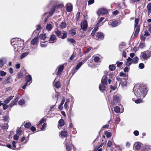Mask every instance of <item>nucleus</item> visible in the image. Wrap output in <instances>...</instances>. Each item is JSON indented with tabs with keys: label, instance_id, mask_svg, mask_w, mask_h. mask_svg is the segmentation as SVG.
Segmentation results:
<instances>
[{
	"label": "nucleus",
	"instance_id": "obj_17",
	"mask_svg": "<svg viewBox=\"0 0 151 151\" xmlns=\"http://www.w3.org/2000/svg\"><path fill=\"white\" fill-rule=\"evenodd\" d=\"M140 27L139 25L137 26H134V29L135 30V32L134 33V36H136L139 33L140 31Z\"/></svg>",
	"mask_w": 151,
	"mask_h": 151
},
{
	"label": "nucleus",
	"instance_id": "obj_46",
	"mask_svg": "<svg viewBox=\"0 0 151 151\" xmlns=\"http://www.w3.org/2000/svg\"><path fill=\"white\" fill-rule=\"evenodd\" d=\"M9 125L7 124H5L1 126L3 129H7L8 128Z\"/></svg>",
	"mask_w": 151,
	"mask_h": 151
},
{
	"label": "nucleus",
	"instance_id": "obj_43",
	"mask_svg": "<svg viewBox=\"0 0 151 151\" xmlns=\"http://www.w3.org/2000/svg\"><path fill=\"white\" fill-rule=\"evenodd\" d=\"M55 86L56 88H59L60 86V82L57 81L55 83Z\"/></svg>",
	"mask_w": 151,
	"mask_h": 151
},
{
	"label": "nucleus",
	"instance_id": "obj_41",
	"mask_svg": "<svg viewBox=\"0 0 151 151\" xmlns=\"http://www.w3.org/2000/svg\"><path fill=\"white\" fill-rule=\"evenodd\" d=\"M28 54L27 52H24L21 55L20 58L21 59H22L26 56Z\"/></svg>",
	"mask_w": 151,
	"mask_h": 151
},
{
	"label": "nucleus",
	"instance_id": "obj_12",
	"mask_svg": "<svg viewBox=\"0 0 151 151\" xmlns=\"http://www.w3.org/2000/svg\"><path fill=\"white\" fill-rule=\"evenodd\" d=\"M121 96L118 94L114 95L113 96L114 100L116 102H118L120 101Z\"/></svg>",
	"mask_w": 151,
	"mask_h": 151
},
{
	"label": "nucleus",
	"instance_id": "obj_30",
	"mask_svg": "<svg viewBox=\"0 0 151 151\" xmlns=\"http://www.w3.org/2000/svg\"><path fill=\"white\" fill-rule=\"evenodd\" d=\"M105 73L107 76H109L110 78H112L114 76L113 73L111 72H107L106 71L105 72Z\"/></svg>",
	"mask_w": 151,
	"mask_h": 151
},
{
	"label": "nucleus",
	"instance_id": "obj_27",
	"mask_svg": "<svg viewBox=\"0 0 151 151\" xmlns=\"http://www.w3.org/2000/svg\"><path fill=\"white\" fill-rule=\"evenodd\" d=\"M22 134V130L21 129L19 128H17L16 131V134L19 137Z\"/></svg>",
	"mask_w": 151,
	"mask_h": 151
},
{
	"label": "nucleus",
	"instance_id": "obj_52",
	"mask_svg": "<svg viewBox=\"0 0 151 151\" xmlns=\"http://www.w3.org/2000/svg\"><path fill=\"white\" fill-rule=\"evenodd\" d=\"M105 134L106 135V137L108 138L110 137L111 135V134L110 132H106L105 133Z\"/></svg>",
	"mask_w": 151,
	"mask_h": 151
},
{
	"label": "nucleus",
	"instance_id": "obj_38",
	"mask_svg": "<svg viewBox=\"0 0 151 151\" xmlns=\"http://www.w3.org/2000/svg\"><path fill=\"white\" fill-rule=\"evenodd\" d=\"M60 26L62 29L65 28L66 27V23L64 22H62L60 25Z\"/></svg>",
	"mask_w": 151,
	"mask_h": 151
},
{
	"label": "nucleus",
	"instance_id": "obj_18",
	"mask_svg": "<svg viewBox=\"0 0 151 151\" xmlns=\"http://www.w3.org/2000/svg\"><path fill=\"white\" fill-rule=\"evenodd\" d=\"M53 26V23L51 22L50 23L47 24L46 26V28L49 31H50L52 28Z\"/></svg>",
	"mask_w": 151,
	"mask_h": 151
},
{
	"label": "nucleus",
	"instance_id": "obj_6",
	"mask_svg": "<svg viewBox=\"0 0 151 151\" xmlns=\"http://www.w3.org/2000/svg\"><path fill=\"white\" fill-rule=\"evenodd\" d=\"M108 11L107 9L102 8L99 9L97 12V14L99 16H100L101 14H105L108 13Z\"/></svg>",
	"mask_w": 151,
	"mask_h": 151
},
{
	"label": "nucleus",
	"instance_id": "obj_1",
	"mask_svg": "<svg viewBox=\"0 0 151 151\" xmlns=\"http://www.w3.org/2000/svg\"><path fill=\"white\" fill-rule=\"evenodd\" d=\"M147 90L146 87H142L139 85H135L134 88V92L137 99L134 98L132 99L133 101H134L136 104H139L142 102V99L146 95Z\"/></svg>",
	"mask_w": 151,
	"mask_h": 151
},
{
	"label": "nucleus",
	"instance_id": "obj_51",
	"mask_svg": "<svg viewBox=\"0 0 151 151\" xmlns=\"http://www.w3.org/2000/svg\"><path fill=\"white\" fill-rule=\"evenodd\" d=\"M3 120L5 122L8 120L9 118V117L8 115H6V116H4L3 117Z\"/></svg>",
	"mask_w": 151,
	"mask_h": 151
},
{
	"label": "nucleus",
	"instance_id": "obj_55",
	"mask_svg": "<svg viewBox=\"0 0 151 151\" xmlns=\"http://www.w3.org/2000/svg\"><path fill=\"white\" fill-rule=\"evenodd\" d=\"M139 19L137 18H135V24H134V26H138V24L139 22Z\"/></svg>",
	"mask_w": 151,
	"mask_h": 151
},
{
	"label": "nucleus",
	"instance_id": "obj_14",
	"mask_svg": "<svg viewBox=\"0 0 151 151\" xmlns=\"http://www.w3.org/2000/svg\"><path fill=\"white\" fill-rule=\"evenodd\" d=\"M38 37H35L31 42V44L33 45H36L38 42Z\"/></svg>",
	"mask_w": 151,
	"mask_h": 151
},
{
	"label": "nucleus",
	"instance_id": "obj_34",
	"mask_svg": "<svg viewBox=\"0 0 151 151\" xmlns=\"http://www.w3.org/2000/svg\"><path fill=\"white\" fill-rule=\"evenodd\" d=\"M121 86L122 87L126 86L127 82L125 80L123 79L122 80L121 83Z\"/></svg>",
	"mask_w": 151,
	"mask_h": 151
},
{
	"label": "nucleus",
	"instance_id": "obj_21",
	"mask_svg": "<svg viewBox=\"0 0 151 151\" xmlns=\"http://www.w3.org/2000/svg\"><path fill=\"white\" fill-rule=\"evenodd\" d=\"M58 3V1L55 0H50L49 2V5H55L56 6V5Z\"/></svg>",
	"mask_w": 151,
	"mask_h": 151
},
{
	"label": "nucleus",
	"instance_id": "obj_61",
	"mask_svg": "<svg viewBox=\"0 0 151 151\" xmlns=\"http://www.w3.org/2000/svg\"><path fill=\"white\" fill-rule=\"evenodd\" d=\"M23 74L22 73H20L18 74L17 75V78H20L22 77L23 76Z\"/></svg>",
	"mask_w": 151,
	"mask_h": 151
},
{
	"label": "nucleus",
	"instance_id": "obj_37",
	"mask_svg": "<svg viewBox=\"0 0 151 151\" xmlns=\"http://www.w3.org/2000/svg\"><path fill=\"white\" fill-rule=\"evenodd\" d=\"M39 37L40 38L41 40H44L46 38V34H40V35Z\"/></svg>",
	"mask_w": 151,
	"mask_h": 151
},
{
	"label": "nucleus",
	"instance_id": "obj_39",
	"mask_svg": "<svg viewBox=\"0 0 151 151\" xmlns=\"http://www.w3.org/2000/svg\"><path fill=\"white\" fill-rule=\"evenodd\" d=\"M25 104V101L23 99H21L18 101V104L20 106H23Z\"/></svg>",
	"mask_w": 151,
	"mask_h": 151
},
{
	"label": "nucleus",
	"instance_id": "obj_62",
	"mask_svg": "<svg viewBox=\"0 0 151 151\" xmlns=\"http://www.w3.org/2000/svg\"><path fill=\"white\" fill-rule=\"evenodd\" d=\"M100 58L99 57L96 56L94 58V60L95 61L97 62L99 60Z\"/></svg>",
	"mask_w": 151,
	"mask_h": 151
},
{
	"label": "nucleus",
	"instance_id": "obj_58",
	"mask_svg": "<svg viewBox=\"0 0 151 151\" xmlns=\"http://www.w3.org/2000/svg\"><path fill=\"white\" fill-rule=\"evenodd\" d=\"M104 19V17H101V18L98 21L97 23V25H99L100 23Z\"/></svg>",
	"mask_w": 151,
	"mask_h": 151
},
{
	"label": "nucleus",
	"instance_id": "obj_35",
	"mask_svg": "<svg viewBox=\"0 0 151 151\" xmlns=\"http://www.w3.org/2000/svg\"><path fill=\"white\" fill-rule=\"evenodd\" d=\"M138 60V58L137 57H135L132 59V62L133 63L136 64L137 63Z\"/></svg>",
	"mask_w": 151,
	"mask_h": 151
},
{
	"label": "nucleus",
	"instance_id": "obj_4",
	"mask_svg": "<svg viewBox=\"0 0 151 151\" xmlns=\"http://www.w3.org/2000/svg\"><path fill=\"white\" fill-rule=\"evenodd\" d=\"M18 38H15L12 39L11 41V44L14 47V50L15 51H18L17 44H18Z\"/></svg>",
	"mask_w": 151,
	"mask_h": 151
},
{
	"label": "nucleus",
	"instance_id": "obj_29",
	"mask_svg": "<svg viewBox=\"0 0 151 151\" xmlns=\"http://www.w3.org/2000/svg\"><path fill=\"white\" fill-rule=\"evenodd\" d=\"M134 145L135 146V148L137 150H139L141 148V144L136 143L134 144Z\"/></svg>",
	"mask_w": 151,
	"mask_h": 151
},
{
	"label": "nucleus",
	"instance_id": "obj_16",
	"mask_svg": "<svg viewBox=\"0 0 151 151\" xmlns=\"http://www.w3.org/2000/svg\"><path fill=\"white\" fill-rule=\"evenodd\" d=\"M58 123V128L60 129L61 128V127L64 125V120L63 119H61L59 121Z\"/></svg>",
	"mask_w": 151,
	"mask_h": 151
},
{
	"label": "nucleus",
	"instance_id": "obj_11",
	"mask_svg": "<svg viewBox=\"0 0 151 151\" xmlns=\"http://www.w3.org/2000/svg\"><path fill=\"white\" fill-rule=\"evenodd\" d=\"M66 10L68 12H70L72 10L73 6L72 4L70 3H68L66 5Z\"/></svg>",
	"mask_w": 151,
	"mask_h": 151
},
{
	"label": "nucleus",
	"instance_id": "obj_31",
	"mask_svg": "<svg viewBox=\"0 0 151 151\" xmlns=\"http://www.w3.org/2000/svg\"><path fill=\"white\" fill-rule=\"evenodd\" d=\"M105 85L100 84L99 86V89L101 91H104L106 89V87L104 86Z\"/></svg>",
	"mask_w": 151,
	"mask_h": 151
},
{
	"label": "nucleus",
	"instance_id": "obj_22",
	"mask_svg": "<svg viewBox=\"0 0 151 151\" xmlns=\"http://www.w3.org/2000/svg\"><path fill=\"white\" fill-rule=\"evenodd\" d=\"M14 97V96H10L9 97L7 98L5 100H4V103L6 104H8L10 101L13 99Z\"/></svg>",
	"mask_w": 151,
	"mask_h": 151
},
{
	"label": "nucleus",
	"instance_id": "obj_60",
	"mask_svg": "<svg viewBox=\"0 0 151 151\" xmlns=\"http://www.w3.org/2000/svg\"><path fill=\"white\" fill-rule=\"evenodd\" d=\"M94 2V0H89L88 1V5H90L93 4Z\"/></svg>",
	"mask_w": 151,
	"mask_h": 151
},
{
	"label": "nucleus",
	"instance_id": "obj_47",
	"mask_svg": "<svg viewBox=\"0 0 151 151\" xmlns=\"http://www.w3.org/2000/svg\"><path fill=\"white\" fill-rule=\"evenodd\" d=\"M31 126V124L30 123H27L24 125V127L27 128H29Z\"/></svg>",
	"mask_w": 151,
	"mask_h": 151
},
{
	"label": "nucleus",
	"instance_id": "obj_23",
	"mask_svg": "<svg viewBox=\"0 0 151 151\" xmlns=\"http://www.w3.org/2000/svg\"><path fill=\"white\" fill-rule=\"evenodd\" d=\"M54 32L59 37H61L62 34L61 32L59 31L58 29H55Z\"/></svg>",
	"mask_w": 151,
	"mask_h": 151
},
{
	"label": "nucleus",
	"instance_id": "obj_48",
	"mask_svg": "<svg viewBox=\"0 0 151 151\" xmlns=\"http://www.w3.org/2000/svg\"><path fill=\"white\" fill-rule=\"evenodd\" d=\"M78 70V69H76V68L75 69H72L71 72V73L72 74V76H73Z\"/></svg>",
	"mask_w": 151,
	"mask_h": 151
},
{
	"label": "nucleus",
	"instance_id": "obj_15",
	"mask_svg": "<svg viewBox=\"0 0 151 151\" xmlns=\"http://www.w3.org/2000/svg\"><path fill=\"white\" fill-rule=\"evenodd\" d=\"M101 83L104 85H106L107 84V77L106 75L104 76L101 79Z\"/></svg>",
	"mask_w": 151,
	"mask_h": 151
},
{
	"label": "nucleus",
	"instance_id": "obj_5",
	"mask_svg": "<svg viewBox=\"0 0 151 151\" xmlns=\"http://www.w3.org/2000/svg\"><path fill=\"white\" fill-rule=\"evenodd\" d=\"M104 38V35L101 32H97L96 35V37H94V38L97 40H103Z\"/></svg>",
	"mask_w": 151,
	"mask_h": 151
},
{
	"label": "nucleus",
	"instance_id": "obj_19",
	"mask_svg": "<svg viewBox=\"0 0 151 151\" xmlns=\"http://www.w3.org/2000/svg\"><path fill=\"white\" fill-rule=\"evenodd\" d=\"M67 134V132L65 130H63L62 131L60 134V136L61 138L66 137Z\"/></svg>",
	"mask_w": 151,
	"mask_h": 151
},
{
	"label": "nucleus",
	"instance_id": "obj_57",
	"mask_svg": "<svg viewBox=\"0 0 151 151\" xmlns=\"http://www.w3.org/2000/svg\"><path fill=\"white\" fill-rule=\"evenodd\" d=\"M67 33L66 32L63 33V36H61V37L62 39H64L66 38L67 37Z\"/></svg>",
	"mask_w": 151,
	"mask_h": 151
},
{
	"label": "nucleus",
	"instance_id": "obj_54",
	"mask_svg": "<svg viewBox=\"0 0 151 151\" xmlns=\"http://www.w3.org/2000/svg\"><path fill=\"white\" fill-rule=\"evenodd\" d=\"M0 75L2 76H6V73L3 71H0Z\"/></svg>",
	"mask_w": 151,
	"mask_h": 151
},
{
	"label": "nucleus",
	"instance_id": "obj_7",
	"mask_svg": "<svg viewBox=\"0 0 151 151\" xmlns=\"http://www.w3.org/2000/svg\"><path fill=\"white\" fill-rule=\"evenodd\" d=\"M81 27L83 31L85 30L88 27L87 22L86 20H84L81 23Z\"/></svg>",
	"mask_w": 151,
	"mask_h": 151
},
{
	"label": "nucleus",
	"instance_id": "obj_28",
	"mask_svg": "<svg viewBox=\"0 0 151 151\" xmlns=\"http://www.w3.org/2000/svg\"><path fill=\"white\" fill-rule=\"evenodd\" d=\"M56 8V6H54L51 9L50 11L49 12L50 16H51L54 12Z\"/></svg>",
	"mask_w": 151,
	"mask_h": 151
},
{
	"label": "nucleus",
	"instance_id": "obj_10",
	"mask_svg": "<svg viewBox=\"0 0 151 151\" xmlns=\"http://www.w3.org/2000/svg\"><path fill=\"white\" fill-rule=\"evenodd\" d=\"M18 40H19L18 41V44H17V49H18V51L22 47V46L24 45V42L23 40H21L19 38H18Z\"/></svg>",
	"mask_w": 151,
	"mask_h": 151
},
{
	"label": "nucleus",
	"instance_id": "obj_3",
	"mask_svg": "<svg viewBox=\"0 0 151 151\" xmlns=\"http://www.w3.org/2000/svg\"><path fill=\"white\" fill-rule=\"evenodd\" d=\"M25 80L26 81V83L22 87V88L24 89L27 86L29 85L32 82V78L31 76L29 75L26 76Z\"/></svg>",
	"mask_w": 151,
	"mask_h": 151
},
{
	"label": "nucleus",
	"instance_id": "obj_24",
	"mask_svg": "<svg viewBox=\"0 0 151 151\" xmlns=\"http://www.w3.org/2000/svg\"><path fill=\"white\" fill-rule=\"evenodd\" d=\"M58 72L57 73V75H60L62 72L63 71L64 68V66L63 65L59 66L58 67Z\"/></svg>",
	"mask_w": 151,
	"mask_h": 151
},
{
	"label": "nucleus",
	"instance_id": "obj_13",
	"mask_svg": "<svg viewBox=\"0 0 151 151\" xmlns=\"http://www.w3.org/2000/svg\"><path fill=\"white\" fill-rule=\"evenodd\" d=\"M126 49L125 44L123 42L121 44H120L119 47V50L121 52L124 51Z\"/></svg>",
	"mask_w": 151,
	"mask_h": 151
},
{
	"label": "nucleus",
	"instance_id": "obj_33",
	"mask_svg": "<svg viewBox=\"0 0 151 151\" xmlns=\"http://www.w3.org/2000/svg\"><path fill=\"white\" fill-rule=\"evenodd\" d=\"M17 102L16 101L14 100H13L12 101L11 103H10L9 105V106L10 108H12L13 107L14 105H16L17 103Z\"/></svg>",
	"mask_w": 151,
	"mask_h": 151
},
{
	"label": "nucleus",
	"instance_id": "obj_8",
	"mask_svg": "<svg viewBox=\"0 0 151 151\" xmlns=\"http://www.w3.org/2000/svg\"><path fill=\"white\" fill-rule=\"evenodd\" d=\"M65 143L66 150L67 151H70L73 145L68 141L67 138L65 139Z\"/></svg>",
	"mask_w": 151,
	"mask_h": 151
},
{
	"label": "nucleus",
	"instance_id": "obj_32",
	"mask_svg": "<svg viewBox=\"0 0 151 151\" xmlns=\"http://www.w3.org/2000/svg\"><path fill=\"white\" fill-rule=\"evenodd\" d=\"M111 26L112 27H115L117 26L118 22L117 21H115L111 22Z\"/></svg>",
	"mask_w": 151,
	"mask_h": 151
},
{
	"label": "nucleus",
	"instance_id": "obj_40",
	"mask_svg": "<svg viewBox=\"0 0 151 151\" xmlns=\"http://www.w3.org/2000/svg\"><path fill=\"white\" fill-rule=\"evenodd\" d=\"M113 140H109L107 144V147H110L112 144Z\"/></svg>",
	"mask_w": 151,
	"mask_h": 151
},
{
	"label": "nucleus",
	"instance_id": "obj_25",
	"mask_svg": "<svg viewBox=\"0 0 151 151\" xmlns=\"http://www.w3.org/2000/svg\"><path fill=\"white\" fill-rule=\"evenodd\" d=\"M11 78L10 77H8L3 81V84L5 85L11 83Z\"/></svg>",
	"mask_w": 151,
	"mask_h": 151
},
{
	"label": "nucleus",
	"instance_id": "obj_36",
	"mask_svg": "<svg viewBox=\"0 0 151 151\" xmlns=\"http://www.w3.org/2000/svg\"><path fill=\"white\" fill-rule=\"evenodd\" d=\"M114 111L116 113H118L120 112V109L119 107L116 106L114 108Z\"/></svg>",
	"mask_w": 151,
	"mask_h": 151
},
{
	"label": "nucleus",
	"instance_id": "obj_44",
	"mask_svg": "<svg viewBox=\"0 0 151 151\" xmlns=\"http://www.w3.org/2000/svg\"><path fill=\"white\" fill-rule=\"evenodd\" d=\"M145 46V42H141L139 45V47L140 48L142 49Z\"/></svg>",
	"mask_w": 151,
	"mask_h": 151
},
{
	"label": "nucleus",
	"instance_id": "obj_45",
	"mask_svg": "<svg viewBox=\"0 0 151 151\" xmlns=\"http://www.w3.org/2000/svg\"><path fill=\"white\" fill-rule=\"evenodd\" d=\"M70 33L72 35H74L76 34V30L74 29H71L70 32Z\"/></svg>",
	"mask_w": 151,
	"mask_h": 151
},
{
	"label": "nucleus",
	"instance_id": "obj_59",
	"mask_svg": "<svg viewBox=\"0 0 151 151\" xmlns=\"http://www.w3.org/2000/svg\"><path fill=\"white\" fill-rule=\"evenodd\" d=\"M19 136L16 134L14 136L13 138L15 140H17L18 139Z\"/></svg>",
	"mask_w": 151,
	"mask_h": 151
},
{
	"label": "nucleus",
	"instance_id": "obj_63",
	"mask_svg": "<svg viewBox=\"0 0 151 151\" xmlns=\"http://www.w3.org/2000/svg\"><path fill=\"white\" fill-rule=\"evenodd\" d=\"M133 133L134 135L136 136H137L139 134V132L137 130L134 131Z\"/></svg>",
	"mask_w": 151,
	"mask_h": 151
},
{
	"label": "nucleus",
	"instance_id": "obj_42",
	"mask_svg": "<svg viewBox=\"0 0 151 151\" xmlns=\"http://www.w3.org/2000/svg\"><path fill=\"white\" fill-rule=\"evenodd\" d=\"M109 68L110 70L112 71L115 70L116 67L114 65H110L109 66Z\"/></svg>",
	"mask_w": 151,
	"mask_h": 151
},
{
	"label": "nucleus",
	"instance_id": "obj_50",
	"mask_svg": "<svg viewBox=\"0 0 151 151\" xmlns=\"http://www.w3.org/2000/svg\"><path fill=\"white\" fill-rule=\"evenodd\" d=\"M3 107L4 110H6L9 106V105H6V104L3 103Z\"/></svg>",
	"mask_w": 151,
	"mask_h": 151
},
{
	"label": "nucleus",
	"instance_id": "obj_49",
	"mask_svg": "<svg viewBox=\"0 0 151 151\" xmlns=\"http://www.w3.org/2000/svg\"><path fill=\"white\" fill-rule=\"evenodd\" d=\"M67 40L69 42L73 43H75L76 42L75 40L73 38H68Z\"/></svg>",
	"mask_w": 151,
	"mask_h": 151
},
{
	"label": "nucleus",
	"instance_id": "obj_2",
	"mask_svg": "<svg viewBox=\"0 0 151 151\" xmlns=\"http://www.w3.org/2000/svg\"><path fill=\"white\" fill-rule=\"evenodd\" d=\"M151 56V52L147 50L141 52L140 57L142 60H145L149 59Z\"/></svg>",
	"mask_w": 151,
	"mask_h": 151
},
{
	"label": "nucleus",
	"instance_id": "obj_56",
	"mask_svg": "<svg viewBox=\"0 0 151 151\" xmlns=\"http://www.w3.org/2000/svg\"><path fill=\"white\" fill-rule=\"evenodd\" d=\"M46 120V119L45 118L42 119L40 121L39 124H38V125L42 124L43 123H44Z\"/></svg>",
	"mask_w": 151,
	"mask_h": 151
},
{
	"label": "nucleus",
	"instance_id": "obj_53",
	"mask_svg": "<svg viewBox=\"0 0 151 151\" xmlns=\"http://www.w3.org/2000/svg\"><path fill=\"white\" fill-rule=\"evenodd\" d=\"M145 65L143 63H140L139 65V68L141 69L144 68Z\"/></svg>",
	"mask_w": 151,
	"mask_h": 151
},
{
	"label": "nucleus",
	"instance_id": "obj_26",
	"mask_svg": "<svg viewBox=\"0 0 151 151\" xmlns=\"http://www.w3.org/2000/svg\"><path fill=\"white\" fill-rule=\"evenodd\" d=\"M147 8L148 11V15H149L151 13V3H150L147 4Z\"/></svg>",
	"mask_w": 151,
	"mask_h": 151
},
{
	"label": "nucleus",
	"instance_id": "obj_20",
	"mask_svg": "<svg viewBox=\"0 0 151 151\" xmlns=\"http://www.w3.org/2000/svg\"><path fill=\"white\" fill-rule=\"evenodd\" d=\"M87 60L86 59H85L83 60L82 61H81L78 64H77L76 65V69H78L80 68L81 66L84 63H85Z\"/></svg>",
	"mask_w": 151,
	"mask_h": 151
},
{
	"label": "nucleus",
	"instance_id": "obj_64",
	"mask_svg": "<svg viewBox=\"0 0 151 151\" xmlns=\"http://www.w3.org/2000/svg\"><path fill=\"white\" fill-rule=\"evenodd\" d=\"M65 101V98L64 97H63L62 98V100L61 101V103L60 104L61 105H63V104H64Z\"/></svg>",
	"mask_w": 151,
	"mask_h": 151
},
{
	"label": "nucleus",
	"instance_id": "obj_9",
	"mask_svg": "<svg viewBox=\"0 0 151 151\" xmlns=\"http://www.w3.org/2000/svg\"><path fill=\"white\" fill-rule=\"evenodd\" d=\"M56 41V38L55 35L52 34L50 36L49 39V43H53L55 42Z\"/></svg>",
	"mask_w": 151,
	"mask_h": 151
}]
</instances>
